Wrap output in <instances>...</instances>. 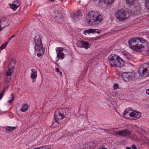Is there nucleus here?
I'll return each instance as SVG.
<instances>
[{"instance_id": "1", "label": "nucleus", "mask_w": 149, "mask_h": 149, "mask_svg": "<svg viewBox=\"0 0 149 149\" xmlns=\"http://www.w3.org/2000/svg\"><path fill=\"white\" fill-rule=\"evenodd\" d=\"M102 19V16L99 15L97 11H92L89 12L86 17V22L92 26L100 24Z\"/></svg>"}, {"instance_id": "2", "label": "nucleus", "mask_w": 149, "mask_h": 149, "mask_svg": "<svg viewBox=\"0 0 149 149\" xmlns=\"http://www.w3.org/2000/svg\"><path fill=\"white\" fill-rule=\"evenodd\" d=\"M109 61L111 67L116 66L120 68L125 64L124 60L116 55H111L108 57Z\"/></svg>"}, {"instance_id": "3", "label": "nucleus", "mask_w": 149, "mask_h": 149, "mask_svg": "<svg viewBox=\"0 0 149 149\" xmlns=\"http://www.w3.org/2000/svg\"><path fill=\"white\" fill-rule=\"evenodd\" d=\"M136 40V38H135L129 40L128 43L130 47L133 50L136 52L142 51L144 47V46L138 44L139 42L137 41Z\"/></svg>"}, {"instance_id": "4", "label": "nucleus", "mask_w": 149, "mask_h": 149, "mask_svg": "<svg viewBox=\"0 0 149 149\" xmlns=\"http://www.w3.org/2000/svg\"><path fill=\"white\" fill-rule=\"evenodd\" d=\"M15 63L14 60L12 59L10 63L8 70L6 72V77L4 79L6 83H8L11 79V75L13 73V69L15 67Z\"/></svg>"}, {"instance_id": "5", "label": "nucleus", "mask_w": 149, "mask_h": 149, "mask_svg": "<svg viewBox=\"0 0 149 149\" xmlns=\"http://www.w3.org/2000/svg\"><path fill=\"white\" fill-rule=\"evenodd\" d=\"M116 16L120 21H124L129 17V14L127 11L123 9L119 10L117 12Z\"/></svg>"}, {"instance_id": "6", "label": "nucleus", "mask_w": 149, "mask_h": 149, "mask_svg": "<svg viewBox=\"0 0 149 149\" xmlns=\"http://www.w3.org/2000/svg\"><path fill=\"white\" fill-rule=\"evenodd\" d=\"M54 117L56 122L61 123L62 119L65 118L63 109H59L56 110L54 113Z\"/></svg>"}, {"instance_id": "7", "label": "nucleus", "mask_w": 149, "mask_h": 149, "mask_svg": "<svg viewBox=\"0 0 149 149\" xmlns=\"http://www.w3.org/2000/svg\"><path fill=\"white\" fill-rule=\"evenodd\" d=\"M33 41L35 44L34 48L43 47L42 43V37L39 34H37L35 36Z\"/></svg>"}, {"instance_id": "8", "label": "nucleus", "mask_w": 149, "mask_h": 149, "mask_svg": "<svg viewBox=\"0 0 149 149\" xmlns=\"http://www.w3.org/2000/svg\"><path fill=\"white\" fill-rule=\"evenodd\" d=\"M143 66L144 68L142 71V73H141V72L139 70L138 71L136 74L139 76V77H140V76L143 77L145 74L147 75V76H149V65L147 63H145L143 65Z\"/></svg>"}, {"instance_id": "9", "label": "nucleus", "mask_w": 149, "mask_h": 149, "mask_svg": "<svg viewBox=\"0 0 149 149\" xmlns=\"http://www.w3.org/2000/svg\"><path fill=\"white\" fill-rule=\"evenodd\" d=\"M64 49L61 47H58L56 48V51L57 55V57L58 58L56 61H59V58L63 59L65 57L64 54L62 52Z\"/></svg>"}, {"instance_id": "10", "label": "nucleus", "mask_w": 149, "mask_h": 149, "mask_svg": "<svg viewBox=\"0 0 149 149\" xmlns=\"http://www.w3.org/2000/svg\"><path fill=\"white\" fill-rule=\"evenodd\" d=\"M131 133V131L128 129L123 130L115 132L116 135L121 136L122 137H126L129 136Z\"/></svg>"}, {"instance_id": "11", "label": "nucleus", "mask_w": 149, "mask_h": 149, "mask_svg": "<svg viewBox=\"0 0 149 149\" xmlns=\"http://www.w3.org/2000/svg\"><path fill=\"white\" fill-rule=\"evenodd\" d=\"M122 77L125 81H130L134 77V74L132 72H125L122 74Z\"/></svg>"}, {"instance_id": "12", "label": "nucleus", "mask_w": 149, "mask_h": 149, "mask_svg": "<svg viewBox=\"0 0 149 149\" xmlns=\"http://www.w3.org/2000/svg\"><path fill=\"white\" fill-rule=\"evenodd\" d=\"M9 24L10 21L8 19L4 17L0 18V27L2 29L8 26Z\"/></svg>"}, {"instance_id": "13", "label": "nucleus", "mask_w": 149, "mask_h": 149, "mask_svg": "<svg viewBox=\"0 0 149 149\" xmlns=\"http://www.w3.org/2000/svg\"><path fill=\"white\" fill-rule=\"evenodd\" d=\"M130 117H133V119L136 120L140 118L141 117V113L139 111L135 110H132L130 112Z\"/></svg>"}, {"instance_id": "14", "label": "nucleus", "mask_w": 149, "mask_h": 149, "mask_svg": "<svg viewBox=\"0 0 149 149\" xmlns=\"http://www.w3.org/2000/svg\"><path fill=\"white\" fill-rule=\"evenodd\" d=\"M20 5V3L18 1L15 0L13 1L12 3L9 4L11 8L13 10H15L18 8Z\"/></svg>"}, {"instance_id": "15", "label": "nucleus", "mask_w": 149, "mask_h": 149, "mask_svg": "<svg viewBox=\"0 0 149 149\" xmlns=\"http://www.w3.org/2000/svg\"><path fill=\"white\" fill-rule=\"evenodd\" d=\"M132 8L131 9V11L132 13L136 15H139L140 13L141 8L139 5L134 6V8L132 7Z\"/></svg>"}, {"instance_id": "16", "label": "nucleus", "mask_w": 149, "mask_h": 149, "mask_svg": "<svg viewBox=\"0 0 149 149\" xmlns=\"http://www.w3.org/2000/svg\"><path fill=\"white\" fill-rule=\"evenodd\" d=\"M34 49L35 51L38 52L37 55L39 57H40L45 52V49L43 47L37 48V49L36 48Z\"/></svg>"}, {"instance_id": "17", "label": "nucleus", "mask_w": 149, "mask_h": 149, "mask_svg": "<svg viewBox=\"0 0 149 149\" xmlns=\"http://www.w3.org/2000/svg\"><path fill=\"white\" fill-rule=\"evenodd\" d=\"M31 71L32 72L31 77L33 79L32 82L33 83L36 81V79L37 77V70L35 69H32Z\"/></svg>"}, {"instance_id": "18", "label": "nucleus", "mask_w": 149, "mask_h": 149, "mask_svg": "<svg viewBox=\"0 0 149 149\" xmlns=\"http://www.w3.org/2000/svg\"><path fill=\"white\" fill-rule=\"evenodd\" d=\"M81 47L84 48L86 49H87L89 47L90 45L89 43L84 41H81L80 42Z\"/></svg>"}, {"instance_id": "19", "label": "nucleus", "mask_w": 149, "mask_h": 149, "mask_svg": "<svg viewBox=\"0 0 149 149\" xmlns=\"http://www.w3.org/2000/svg\"><path fill=\"white\" fill-rule=\"evenodd\" d=\"M82 15L81 14H79V13H76L71 15V18L73 19L74 21H75L77 19H78L82 17Z\"/></svg>"}, {"instance_id": "20", "label": "nucleus", "mask_w": 149, "mask_h": 149, "mask_svg": "<svg viewBox=\"0 0 149 149\" xmlns=\"http://www.w3.org/2000/svg\"><path fill=\"white\" fill-rule=\"evenodd\" d=\"M87 148H90L96 146V145L93 141L88 142L86 143Z\"/></svg>"}, {"instance_id": "21", "label": "nucleus", "mask_w": 149, "mask_h": 149, "mask_svg": "<svg viewBox=\"0 0 149 149\" xmlns=\"http://www.w3.org/2000/svg\"><path fill=\"white\" fill-rule=\"evenodd\" d=\"M130 108L128 109H126L124 112L123 113V114L124 115V116L127 118H129V116H130V112L129 111H130Z\"/></svg>"}, {"instance_id": "22", "label": "nucleus", "mask_w": 149, "mask_h": 149, "mask_svg": "<svg viewBox=\"0 0 149 149\" xmlns=\"http://www.w3.org/2000/svg\"><path fill=\"white\" fill-rule=\"evenodd\" d=\"M89 30L90 33H97L99 34L101 32V31L97 29H89Z\"/></svg>"}, {"instance_id": "23", "label": "nucleus", "mask_w": 149, "mask_h": 149, "mask_svg": "<svg viewBox=\"0 0 149 149\" xmlns=\"http://www.w3.org/2000/svg\"><path fill=\"white\" fill-rule=\"evenodd\" d=\"M136 39L141 43H145L147 42L146 40L143 38H140L139 37H136Z\"/></svg>"}, {"instance_id": "24", "label": "nucleus", "mask_w": 149, "mask_h": 149, "mask_svg": "<svg viewBox=\"0 0 149 149\" xmlns=\"http://www.w3.org/2000/svg\"><path fill=\"white\" fill-rule=\"evenodd\" d=\"M16 128V127H11L10 126H8L6 128V130L10 132H12Z\"/></svg>"}, {"instance_id": "25", "label": "nucleus", "mask_w": 149, "mask_h": 149, "mask_svg": "<svg viewBox=\"0 0 149 149\" xmlns=\"http://www.w3.org/2000/svg\"><path fill=\"white\" fill-rule=\"evenodd\" d=\"M28 109V106L26 104L24 105L22 108H21V110L22 112H25Z\"/></svg>"}, {"instance_id": "26", "label": "nucleus", "mask_w": 149, "mask_h": 149, "mask_svg": "<svg viewBox=\"0 0 149 149\" xmlns=\"http://www.w3.org/2000/svg\"><path fill=\"white\" fill-rule=\"evenodd\" d=\"M135 1V0H126V2L128 5L132 6L134 4Z\"/></svg>"}, {"instance_id": "27", "label": "nucleus", "mask_w": 149, "mask_h": 149, "mask_svg": "<svg viewBox=\"0 0 149 149\" xmlns=\"http://www.w3.org/2000/svg\"><path fill=\"white\" fill-rule=\"evenodd\" d=\"M8 42H5L3 45H2L0 47V49L2 50L5 48L8 44Z\"/></svg>"}, {"instance_id": "28", "label": "nucleus", "mask_w": 149, "mask_h": 149, "mask_svg": "<svg viewBox=\"0 0 149 149\" xmlns=\"http://www.w3.org/2000/svg\"><path fill=\"white\" fill-rule=\"evenodd\" d=\"M57 15H56V17L58 19L62 18L63 17L62 14L59 13L58 11H57Z\"/></svg>"}, {"instance_id": "29", "label": "nucleus", "mask_w": 149, "mask_h": 149, "mask_svg": "<svg viewBox=\"0 0 149 149\" xmlns=\"http://www.w3.org/2000/svg\"><path fill=\"white\" fill-rule=\"evenodd\" d=\"M11 100H9L8 101V102H9L10 104L11 103H12V102L13 101L14 99V94L13 93H12V94H11Z\"/></svg>"}, {"instance_id": "30", "label": "nucleus", "mask_w": 149, "mask_h": 149, "mask_svg": "<svg viewBox=\"0 0 149 149\" xmlns=\"http://www.w3.org/2000/svg\"><path fill=\"white\" fill-rule=\"evenodd\" d=\"M5 92V89H3L2 91L0 93V100L2 98Z\"/></svg>"}, {"instance_id": "31", "label": "nucleus", "mask_w": 149, "mask_h": 149, "mask_svg": "<svg viewBox=\"0 0 149 149\" xmlns=\"http://www.w3.org/2000/svg\"><path fill=\"white\" fill-rule=\"evenodd\" d=\"M146 5L147 8L149 10V0H146Z\"/></svg>"}, {"instance_id": "32", "label": "nucleus", "mask_w": 149, "mask_h": 149, "mask_svg": "<svg viewBox=\"0 0 149 149\" xmlns=\"http://www.w3.org/2000/svg\"><path fill=\"white\" fill-rule=\"evenodd\" d=\"M113 87L114 90L117 89L118 87V84H114Z\"/></svg>"}, {"instance_id": "33", "label": "nucleus", "mask_w": 149, "mask_h": 149, "mask_svg": "<svg viewBox=\"0 0 149 149\" xmlns=\"http://www.w3.org/2000/svg\"><path fill=\"white\" fill-rule=\"evenodd\" d=\"M83 33L84 34H86H86L87 33H90V32L89 31V29L86 30H84L83 31Z\"/></svg>"}, {"instance_id": "34", "label": "nucleus", "mask_w": 149, "mask_h": 149, "mask_svg": "<svg viewBox=\"0 0 149 149\" xmlns=\"http://www.w3.org/2000/svg\"><path fill=\"white\" fill-rule=\"evenodd\" d=\"M131 147L132 149H137L136 147L134 145H132Z\"/></svg>"}, {"instance_id": "35", "label": "nucleus", "mask_w": 149, "mask_h": 149, "mask_svg": "<svg viewBox=\"0 0 149 149\" xmlns=\"http://www.w3.org/2000/svg\"><path fill=\"white\" fill-rule=\"evenodd\" d=\"M55 70L57 72H60L59 69L58 68H56L55 69Z\"/></svg>"}, {"instance_id": "36", "label": "nucleus", "mask_w": 149, "mask_h": 149, "mask_svg": "<svg viewBox=\"0 0 149 149\" xmlns=\"http://www.w3.org/2000/svg\"><path fill=\"white\" fill-rule=\"evenodd\" d=\"M146 93L148 95H149V89H146Z\"/></svg>"}, {"instance_id": "37", "label": "nucleus", "mask_w": 149, "mask_h": 149, "mask_svg": "<svg viewBox=\"0 0 149 149\" xmlns=\"http://www.w3.org/2000/svg\"><path fill=\"white\" fill-rule=\"evenodd\" d=\"M8 87H9L8 86H6L5 87H4V89H5V91L6 90H7L8 89Z\"/></svg>"}, {"instance_id": "38", "label": "nucleus", "mask_w": 149, "mask_h": 149, "mask_svg": "<svg viewBox=\"0 0 149 149\" xmlns=\"http://www.w3.org/2000/svg\"><path fill=\"white\" fill-rule=\"evenodd\" d=\"M40 148H41V149H46L45 147L44 146H41L40 147Z\"/></svg>"}, {"instance_id": "39", "label": "nucleus", "mask_w": 149, "mask_h": 149, "mask_svg": "<svg viewBox=\"0 0 149 149\" xmlns=\"http://www.w3.org/2000/svg\"><path fill=\"white\" fill-rule=\"evenodd\" d=\"M99 149H108L107 148H102L101 147V148H100Z\"/></svg>"}, {"instance_id": "40", "label": "nucleus", "mask_w": 149, "mask_h": 149, "mask_svg": "<svg viewBox=\"0 0 149 149\" xmlns=\"http://www.w3.org/2000/svg\"><path fill=\"white\" fill-rule=\"evenodd\" d=\"M145 140H146L147 142H148L149 143V140L147 139L146 138H145Z\"/></svg>"}, {"instance_id": "41", "label": "nucleus", "mask_w": 149, "mask_h": 149, "mask_svg": "<svg viewBox=\"0 0 149 149\" xmlns=\"http://www.w3.org/2000/svg\"><path fill=\"white\" fill-rule=\"evenodd\" d=\"M127 149H131V148L130 147H127L126 148Z\"/></svg>"}, {"instance_id": "42", "label": "nucleus", "mask_w": 149, "mask_h": 149, "mask_svg": "<svg viewBox=\"0 0 149 149\" xmlns=\"http://www.w3.org/2000/svg\"><path fill=\"white\" fill-rule=\"evenodd\" d=\"M15 35H13V36H12L11 38H11V39H12V38H14V37H15Z\"/></svg>"}, {"instance_id": "43", "label": "nucleus", "mask_w": 149, "mask_h": 149, "mask_svg": "<svg viewBox=\"0 0 149 149\" xmlns=\"http://www.w3.org/2000/svg\"><path fill=\"white\" fill-rule=\"evenodd\" d=\"M11 38H9L8 40V42L9 41L11 40Z\"/></svg>"}, {"instance_id": "44", "label": "nucleus", "mask_w": 149, "mask_h": 149, "mask_svg": "<svg viewBox=\"0 0 149 149\" xmlns=\"http://www.w3.org/2000/svg\"><path fill=\"white\" fill-rule=\"evenodd\" d=\"M49 1H52V2H53L55 0H49Z\"/></svg>"}, {"instance_id": "45", "label": "nucleus", "mask_w": 149, "mask_h": 149, "mask_svg": "<svg viewBox=\"0 0 149 149\" xmlns=\"http://www.w3.org/2000/svg\"><path fill=\"white\" fill-rule=\"evenodd\" d=\"M59 74H60L61 75H62V73L61 72H59Z\"/></svg>"}, {"instance_id": "46", "label": "nucleus", "mask_w": 149, "mask_h": 149, "mask_svg": "<svg viewBox=\"0 0 149 149\" xmlns=\"http://www.w3.org/2000/svg\"><path fill=\"white\" fill-rule=\"evenodd\" d=\"M2 29L0 27V31L2 30Z\"/></svg>"}, {"instance_id": "47", "label": "nucleus", "mask_w": 149, "mask_h": 149, "mask_svg": "<svg viewBox=\"0 0 149 149\" xmlns=\"http://www.w3.org/2000/svg\"><path fill=\"white\" fill-rule=\"evenodd\" d=\"M103 130H104V132H106V129H103Z\"/></svg>"}, {"instance_id": "48", "label": "nucleus", "mask_w": 149, "mask_h": 149, "mask_svg": "<svg viewBox=\"0 0 149 149\" xmlns=\"http://www.w3.org/2000/svg\"><path fill=\"white\" fill-rule=\"evenodd\" d=\"M53 124L54 123V122L53 121L52 122Z\"/></svg>"}, {"instance_id": "49", "label": "nucleus", "mask_w": 149, "mask_h": 149, "mask_svg": "<svg viewBox=\"0 0 149 149\" xmlns=\"http://www.w3.org/2000/svg\"><path fill=\"white\" fill-rule=\"evenodd\" d=\"M18 90H20L19 88H18Z\"/></svg>"}]
</instances>
